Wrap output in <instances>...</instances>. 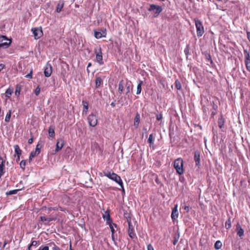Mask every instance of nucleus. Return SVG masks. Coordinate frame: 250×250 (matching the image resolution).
Instances as JSON below:
<instances>
[{
    "label": "nucleus",
    "mask_w": 250,
    "mask_h": 250,
    "mask_svg": "<svg viewBox=\"0 0 250 250\" xmlns=\"http://www.w3.org/2000/svg\"><path fill=\"white\" fill-rule=\"evenodd\" d=\"M183 165L184 161L181 158H177L174 161V167L179 175H182L184 173Z\"/></svg>",
    "instance_id": "obj_1"
},
{
    "label": "nucleus",
    "mask_w": 250,
    "mask_h": 250,
    "mask_svg": "<svg viewBox=\"0 0 250 250\" xmlns=\"http://www.w3.org/2000/svg\"><path fill=\"white\" fill-rule=\"evenodd\" d=\"M194 21L197 30V35L198 37L203 36L205 32L204 28L202 22L198 19H194Z\"/></svg>",
    "instance_id": "obj_2"
},
{
    "label": "nucleus",
    "mask_w": 250,
    "mask_h": 250,
    "mask_svg": "<svg viewBox=\"0 0 250 250\" xmlns=\"http://www.w3.org/2000/svg\"><path fill=\"white\" fill-rule=\"evenodd\" d=\"M126 221L128 226V234L130 238L132 239L136 237V234L134 233V227L131 222V218L130 217L126 218Z\"/></svg>",
    "instance_id": "obj_3"
},
{
    "label": "nucleus",
    "mask_w": 250,
    "mask_h": 250,
    "mask_svg": "<svg viewBox=\"0 0 250 250\" xmlns=\"http://www.w3.org/2000/svg\"><path fill=\"white\" fill-rule=\"evenodd\" d=\"M11 43V41L4 36H0V48H7Z\"/></svg>",
    "instance_id": "obj_4"
},
{
    "label": "nucleus",
    "mask_w": 250,
    "mask_h": 250,
    "mask_svg": "<svg viewBox=\"0 0 250 250\" xmlns=\"http://www.w3.org/2000/svg\"><path fill=\"white\" fill-rule=\"evenodd\" d=\"M97 116L94 113H91L88 116L87 120L90 126L94 127L97 125Z\"/></svg>",
    "instance_id": "obj_5"
},
{
    "label": "nucleus",
    "mask_w": 250,
    "mask_h": 250,
    "mask_svg": "<svg viewBox=\"0 0 250 250\" xmlns=\"http://www.w3.org/2000/svg\"><path fill=\"white\" fill-rule=\"evenodd\" d=\"M162 10L161 6L154 4H151L148 9L149 11H155V17H157L162 11Z\"/></svg>",
    "instance_id": "obj_6"
},
{
    "label": "nucleus",
    "mask_w": 250,
    "mask_h": 250,
    "mask_svg": "<svg viewBox=\"0 0 250 250\" xmlns=\"http://www.w3.org/2000/svg\"><path fill=\"white\" fill-rule=\"evenodd\" d=\"M111 179L118 183L123 188V191H125L124 188H123V183L121 177L119 176H118L117 174L112 172V176L111 177Z\"/></svg>",
    "instance_id": "obj_7"
},
{
    "label": "nucleus",
    "mask_w": 250,
    "mask_h": 250,
    "mask_svg": "<svg viewBox=\"0 0 250 250\" xmlns=\"http://www.w3.org/2000/svg\"><path fill=\"white\" fill-rule=\"evenodd\" d=\"M32 31L35 39H38L43 34L41 28H34L32 29Z\"/></svg>",
    "instance_id": "obj_8"
},
{
    "label": "nucleus",
    "mask_w": 250,
    "mask_h": 250,
    "mask_svg": "<svg viewBox=\"0 0 250 250\" xmlns=\"http://www.w3.org/2000/svg\"><path fill=\"white\" fill-rule=\"evenodd\" d=\"M52 72V67L51 65L47 62L45 66L44 74V76L46 77H49L51 76Z\"/></svg>",
    "instance_id": "obj_9"
},
{
    "label": "nucleus",
    "mask_w": 250,
    "mask_h": 250,
    "mask_svg": "<svg viewBox=\"0 0 250 250\" xmlns=\"http://www.w3.org/2000/svg\"><path fill=\"white\" fill-rule=\"evenodd\" d=\"M96 61L99 64L102 65L104 63L103 61V56L101 49L100 48L98 51H95Z\"/></svg>",
    "instance_id": "obj_10"
},
{
    "label": "nucleus",
    "mask_w": 250,
    "mask_h": 250,
    "mask_svg": "<svg viewBox=\"0 0 250 250\" xmlns=\"http://www.w3.org/2000/svg\"><path fill=\"white\" fill-rule=\"evenodd\" d=\"M179 215L178 211V205H176L174 207L172 208V213L171 215V219L172 221H175L178 218Z\"/></svg>",
    "instance_id": "obj_11"
},
{
    "label": "nucleus",
    "mask_w": 250,
    "mask_h": 250,
    "mask_svg": "<svg viewBox=\"0 0 250 250\" xmlns=\"http://www.w3.org/2000/svg\"><path fill=\"white\" fill-rule=\"evenodd\" d=\"M64 144V143L63 140L62 139L58 140L56 144V148L55 151V153H56L60 150L63 146Z\"/></svg>",
    "instance_id": "obj_12"
},
{
    "label": "nucleus",
    "mask_w": 250,
    "mask_h": 250,
    "mask_svg": "<svg viewBox=\"0 0 250 250\" xmlns=\"http://www.w3.org/2000/svg\"><path fill=\"white\" fill-rule=\"evenodd\" d=\"M106 33L105 30L94 32V36L96 39H100L102 37H105L106 36Z\"/></svg>",
    "instance_id": "obj_13"
},
{
    "label": "nucleus",
    "mask_w": 250,
    "mask_h": 250,
    "mask_svg": "<svg viewBox=\"0 0 250 250\" xmlns=\"http://www.w3.org/2000/svg\"><path fill=\"white\" fill-rule=\"evenodd\" d=\"M194 161L195 162L196 166H199L200 165V152L198 151H196L194 152Z\"/></svg>",
    "instance_id": "obj_14"
},
{
    "label": "nucleus",
    "mask_w": 250,
    "mask_h": 250,
    "mask_svg": "<svg viewBox=\"0 0 250 250\" xmlns=\"http://www.w3.org/2000/svg\"><path fill=\"white\" fill-rule=\"evenodd\" d=\"M4 161L1 156H0V177H1L4 173Z\"/></svg>",
    "instance_id": "obj_15"
},
{
    "label": "nucleus",
    "mask_w": 250,
    "mask_h": 250,
    "mask_svg": "<svg viewBox=\"0 0 250 250\" xmlns=\"http://www.w3.org/2000/svg\"><path fill=\"white\" fill-rule=\"evenodd\" d=\"M64 4V1L62 0H60L59 1V2L57 5V7H56V11L57 13H60L62 11V9L63 7Z\"/></svg>",
    "instance_id": "obj_16"
},
{
    "label": "nucleus",
    "mask_w": 250,
    "mask_h": 250,
    "mask_svg": "<svg viewBox=\"0 0 250 250\" xmlns=\"http://www.w3.org/2000/svg\"><path fill=\"white\" fill-rule=\"evenodd\" d=\"M103 217L104 219H105L106 221V223L107 224H109L112 223V220L110 219V216L109 212L105 211L104 214H103Z\"/></svg>",
    "instance_id": "obj_17"
},
{
    "label": "nucleus",
    "mask_w": 250,
    "mask_h": 250,
    "mask_svg": "<svg viewBox=\"0 0 250 250\" xmlns=\"http://www.w3.org/2000/svg\"><path fill=\"white\" fill-rule=\"evenodd\" d=\"M236 229L237 230V234L240 237L244 235V230L241 228L239 224H237L236 226Z\"/></svg>",
    "instance_id": "obj_18"
},
{
    "label": "nucleus",
    "mask_w": 250,
    "mask_h": 250,
    "mask_svg": "<svg viewBox=\"0 0 250 250\" xmlns=\"http://www.w3.org/2000/svg\"><path fill=\"white\" fill-rule=\"evenodd\" d=\"M143 84V82L141 80H139L138 84H137V91L136 94L137 95L140 94L142 90V85Z\"/></svg>",
    "instance_id": "obj_19"
},
{
    "label": "nucleus",
    "mask_w": 250,
    "mask_h": 250,
    "mask_svg": "<svg viewBox=\"0 0 250 250\" xmlns=\"http://www.w3.org/2000/svg\"><path fill=\"white\" fill-rule=\"evenodd\" d=\"M15 149V155H21V150L19 146L18 145H16L14 146Z\"/></svg>",
    "instance_id": "obj_20"
},
{
    "label": "nucleus",
    "mask_w": 250,
    "mask_h": 250,
    "mask_svg": "<svg viewBox=\"0 0 250 250\" xmlns=\"http://www.w3.org/2000/svg\"><path fill=\"white\" fill-rule=\"evenodd\" d=\"M124 83H123V81H122L121 82H120L119 83V85H118V93L120 94H121L123 92V90H124Z\"/></svg>",
    "instance_id": "obj_21"
},
{
    "label": "nucleus",
    "mask_w": 250,
    "mask_h": 250,
    "mask_svg": "<svg viewBox=\"0 0 250 250\" xmlns=\"http://www.w3.org/2000/svg\"><path fill=\"white\" fill-rule=\"evenodd\" d=\"M48 134L50 137L54 138L55 136L54 128L50 126L48 129Z\"/></svg>",
    "instance_id": "obj_22"
},
{
    "label": "nucleus",
    "mask_w": 250,
    "mask_h": 250,
    "mask_svg": "<svg viewBox=\"0 0 250 250\" xmlns=\"http://www.w3.org/2000/svg\"><path fill=\"white\" fill-rule=\"evenodd\" d=\"M83 113L85 112V113H86L88 109V103L85 101H83Z\"/></svg>",
    "instance_id": "obj_23"
},
{
    "label": "nucleus",
    "mask_w": 250,
    "mask_h": 250,
    "mask_svg": "<svg viewBox=\"0 0 250 250\" xmlns=\"http://www.w3.org/2000/svg\"><path fill=\"white\" fill-rule=\"evenodd\" d=\"M154 138L153 136V134H151L149 135V137L147 139V143L149 144L150 147H151L152 145L153 144Z\"/></svg>",
    "instance_id": "obj_24"
},
{
    "label": "nucleus",
    "mask_w": 250,
    "mask_h": 250,
    "mask_svg": "<svg viewBox=\"0 0 250 250\" xmlns=\"http://www.w3.org/2000/svg\"><path fill=\"white\" fill-rule=\"evenodd\" d=\"M102 79L100 77H97L95 81V85L96 87H99L102 83Z\"/></svg>",
    "instance_id": "obj_25"
},
{
    "label": "nucleus",
    "mask_w": 250,
    "mask_h": 250,
    "mask_svg": "<svg viewBox=\"0 0 250 250\" xmlns=\"http://www.w3.org/2000/svg\"><path fill=\"white\" fill-rule=\"evenodd\" d=\"M13 92V89L10 88H8L5 92V96L7 98H10Z\"/></svg>",
    "instance_id": "obj_26"
},
{
    "label": "nucleus",
    "mask_w": 250,
    "mask_h": 250,
    "mask_svg": "<svg viewBox=\"0 0 250 250\" xmlns=\"http://www.w3.org/2000/svg\"><path fill=\"white\" fill-rule=\"evenodd\" d=\"M11 116V110H9L6 115V116L5 118V121L7 123L9 122L10 121Z\"/></svg>",
    "instance_id": "obj_27"
},
{
    "label": "nucleus",
    "mask_w": 250,
    "mask_h": 250,
    "mask_svg": "<svg viewBox=\"0 0 250 250\" xmlns=\"http://www.w3.org/2000/svg\"><path fill=\"white\" fill-rule=\"evenodd\" d=\"M140 122V115L137 113L134 119V125L138 126Z\"/></svg>",
    "instance_id": "obj_28"
},
{
    "label": "nucleus",
    "mask_w": 250,
    "mask_h": 250,
    "mask_svg": "<svg viewBox=\"0 0 250 250\" xmlns=\"http://www.w3.org/2000/svg\"><path fill=\"white\" fill-rule=\"evenodd\" d=\"M222 246V242L220 241H217L214 244V248L216 250H219Z\"/></svg>",
    "instance_id": "obj_29"
},
{
    "label": "nucleus",
    "mask_w": 250,
    "mask_h": 250,
    "mask_svg": "<svg viewBox=\"0 0 250 250\" xmlns=\"http://www.w3.org/2000/svg\"><path fill=\"white\" fill-rule=\"evenodd\" d=\"M130 85H131V82H127L126 83V84H125V87H126L125 92H126V94H127L130 92Z\"/></svg>",
    "instance_id": "obj_30"
},
{
    "label": "nucleus",
    "mask_w": 250,
    "mask_h": 250,
    "mask_svg": "<svg viewBox=\"0 0 250 250\" xmlns=\"http://www.w3.org/2000/svg\"><path fill=\"white\" fill-rule=\"evenodd\" d=\"M224 120L222 117L219 118L218 121V125L219 128H221L224 125Z\"/></svg>",
    "instance_id": "obj_31"
},
{
    "label": "nucleus",
    "mask_w": 250,
    "mask_h": 250,
    "mask_svg": "<svg viewBox=\"0 0 250 250\" xmlns=\"http://www.w3.org/2000/svg\"><path fill=\"white\" fill-rule=\"evenodd\" d=\"M41 221L44 222V221H47L48 222H49L53 220L52 218H46L45 216H41L40 217Z\"/></svg>",
    "instance_id": "obj_32"
},
{
    "label": "nucleus",
    "mask_w": 250,
    "mask_h": 250,
    "mask_svg": "<svg viewBox=\"0 0 250 250\" xmlns=\"http://www.w3.org/2000/svg\"><path fill=\"white\" fill-rule=\"evenodd\" d=\"M26 160H22L20 164V167L24 170L25 169V167L26 166Z\"/></svg>",
    "instance_id": "obj_33"
},
{
    "label": "nucleus",
    "mask_w": 250,
    "mask_h": 250,
    "mask_svg": "<svg viewBox=\"0 0 250 250\" xmlns=\"http://www.w3.org/2000/svg\"><path fill=\"white\" fill-rule=\"evenodd\" d=\"M231 227V221L230 218H229L226 222L225 224V227L227 229H229Z\"/></svg>",
    "instance_id": "obj_34"
},
{
    "label": "nucleus",
    "mask_w": 250,
    "mask_h": 250,
    "mask_svg": "<svg viewBox=\"0 0 250 250\" xmlns=\"http://www.w3.org/2000/svg\"><path fill=\"white\" fill-rule=\"evenodd\" d=\"M109 226V227H110V230H111V231L112 232V234L113 233H114L115 232V229H114V227L113 226H115L116 227V225L115 224H113L112 223H110L109 224H108Z\"/></svg>",
    "instance_id": "obj_35"
},
{
    "label": "nucleus",
    "mask_w": 250,
    "mask_h": 250,
    "mask_svg": "<svg viewBox=\"0 0 250 250\" xmlns=\"http://www.w3.org/2000/svg\"><path fill=\"white\" fill-rule=\"evenodd\" d=\"M36 155H38L36 153H35V152H34V151H31L30 154V156H29V162H30L32 159L35 157Z\"/></svg>",
    "instance_id": "obj_36"
},
{
    "label": "nucleus",
    "mask_w": 250,
    "mask_h": 250,
    "mask_svg": "<svg viewBox=\"0 0 250 250\" xmlns=\"http://www.w3.org/2000/svg\"><path fill=\"white\" fill-rule=\"evenodd\" d=\"M175 87L178 90H180L181 88V83L178 80L175 81Z\"/></svg>",
    "instance_id": "obj_37"
},
{
    "label": "nucleus",
    "mask_w": 250,
    "mask_h": 250,
    "mask_svg": "<svg viewBox=\"0 0 250 250\" xmlns=\"http://www.w3.org/2000/svg\"><path fill=\"white\" fill-rule=\"evenodd\" d=\"M245 62L247 69L250 72V59H248V60Z\"/></svg>",
    "instance_id": "obj_38"
},
{
    "label": "nucleus",
    "mask_w": 250,
    "mask_h": 250,
    "mask_svg": "<svg viewBox=\"0 0 250 250\" xmlns=\"http://www.w3.org/2000/svg\"><path fill=\"white\" fill-rule=\"evenodd\" d=\"M244 55L245 57V61L248 60V59H250L249 53L247 51H244Z\"/></svg>",
    "instance_id": "obj_39"
},
{
    "label": "nucleus",
    "mask_w": 250,
    "mask_h": 250,
    "mask_svg": "<svg viewBox=\"0 0 250 250\" xmlns=\"http://www.w3.org/2000/svg\"><path fill=\"white\" fill-rule=\"evenodd\" d=\"M41 88L39 86H37L34 90V93L36 96H38L40 94Z\"/></svg>",
    "instance_id": "obj_40"
},
{
    "label": "nucleus",
    "mask_w": 250,
    "mask_h": 250,
    "mask_svg": "<svg viewBox=\"0 0 250 250\" xmlns=\"http://www.w3.org/2000/svg\"><path fill=\"white\" fill-rule=\"evenodd\" d=\"M17 193V190L15 189V190H10V191L7 192L6 194L7 195H12V194H16Z\"/></svg>",
    "instance_id": "obj_41"
},
{
    "label": "nucleus",
    "mask_w": 250,
    "mask_h": 250,
    "mask_svg": "<svg viewBox=\"0 0 250 250\" xmlns=\"http://www.w3.org/2000/svg\"><path fill=\"white\" fill-rule=\"evenodd\" d=\"M20 91H21V88L20 87H19L18 86L16 87V90H15V95L16 96H19L20 94Z\"/></svg>",
    "instance_id": "obj_42"
},
{
    "label": "nucleus",
    "mask_w": 250,
    "mask_h": 250,
    "mask_svg": "<svg viewBox=\"0 0 250 250\" xmlns=\"http://www.w3.org/2000/svg\"><path fill=\"white\" fill-rule=\"evenodd\" d=\"M39 145L38 144L36 147L35 151H34L35 153H36L37 155H39L40 153V148L39 147Z\"/></svg>",
    "instance_id": "obj_43"
},
{
    "label": "nucleus",
    "mask_w": 250,
    "mask_h": 250,
    "mask_svg": "<svg viewBox=\"0 0 250 250\" xmlns=\"http://www.w3.org/2000/svg\"><path fill=\"white\" fill-rule=\"evenodd\" d=\"M37 241L34 240L32 241L31 244L28 246V247L30 249L32 246H37Z\"/></svg>",
    "instance_id": "obj_44"
},
{
    "label": "nucleus",
    "mask_w": 250,
    "mask_h": 250,
    "mask_svg": "<svg viewBox=\"0 0 250 250\" xmlns=\"http://www.w3.org/2000/svg\"><path fill=\"white\" fill-rule=\"evenodd\" d=\"M105 176L111 179V177L112 176V173L108 172L105 174Z\"/></svg>",
    "instance_id": "obj_45"
},
{
    "label": "nucleus",
    "mask_w": 250,
    "mask_h": 250,
    "mask_svg": "<svg viewBox=\"0 0 250 250\" xmlns=\"http://www.w3.org/2000/svg\"><path fill=\"white\" fill-rule=\"evenodd\" d=\"M156 118L158 121L161 120L162 118V115L161 114H157L156 116Z\"/></svg>",
    "instance_id": "obj_46"
},
{
    "label": "nucleus",
    "mask_w": 250,
    "mask_h": 250,
    "mask_svg": "<svg viewBox=\"0 0 250 250\" xmlns=\"http://www.w3.org/2000/svg\"><path fill=\"white\" fill-rule=\"evenodd\" d=\"M52 250H61V249L59 247L55 245H54V246L52 248Z\"/></svg>",
    "instance_id": "obj_47"
},
{
    "label": "nucleus",
    "mask_w": 250,
    "mask_h": 250,
    "mask_svg": "<svg viewBox=\"0 0 250 250\" xmlns=\"http://www.w3.org/2000/svg\"><path fill=\"white\" fill-rule=\"evenodd\" d=\"M147 250H154L153 247L150 244H149L148 245H147Z\"/></svg>",
    "instance_id": "obj_48"
},
{
    "label": "nucleus",
    "mask_w": 250,
    "mask_h": 250,
    "mask_svg": "<svg viewBox=\"0 0 250 250\" xmlns=\"http://www.w3.org/2000/svg\"><path fill=\"white\" fill-rule=\"evenodd\" d=\"M25 77L26 78H29V79L32 78V71L30 72V73L27 74Z\"/></svg>",
    "instance_id": "obj_49"
},
{
    "label": "nucleus",
    "mask_w": 250,
    "mask_h": 250,
    "mask_svg": "<svg viewBox=\"0 0 250 250\" xmlns=\"http://www.w3.org/2000/svg\"><path fill=\"white\" fill-rule=\"evenodd\" d=\"M184 210H185L187 212H188L189 210V207L188 206H185L184 208Z\"/></svg>",
    "instance_id": "obj_50"
},
{
    "label": "nucleus",
    "mask_w": 250,
    "mask_h": 250,
    "mask_svg": "<svg viewBox=\"0 0 250 250\" xmlns=\"http://www.w3.org/2000/svg\"><path fill=\"white\" fill-rule=\"evenodd\" d=\"M20 156L21 155H15V156L16 157V161L17 162H18L20 161Z\"/></svg>",
    "instance_id": "obj_51"
},
{
    "label": "nucleus",
    "mask_w": 250,
    "mask_h": 250,
    "mask_svg": "<svg viewBox=\"0 0 250 250\" xmlns=\"http://www.w3.org/2000/svg\"><path fill=\"white\" fill-rule=\"evenodd\" d=\"M33 141V138H30V139H29L28 140V144H32Z\"/></svg>",
    "instance_id": "obj_52"
},
{
    "label": "nucleus",
    "mask_w": 250,
    "mask_h": 250,
    "mask_svg": "<svg viewBox=\"0 0 250 250\" xmlns=\"http://www.w3.org/2000/svg\"><path fill=\"white\" fill-rule=\"evenodd\" d=\"M240 7H239V9L240 10H242V9H244V7H245V6L243 4H240Z\"/></svg>",
    "instance_id": "obj_53"
},
{
    "label": "nucleus",
    "mask_w": 250,
    "mask_h": 250,
    "mask_svg": "<svg viewBox=\"0 0 250 250\" xmlns=\"http://www.w3.org/2000/svg\"><path fill=\"white\" fill-rule=\"evenodd\" d=\"M111 106L114 107L115 105V103L114 102H113L110 104Z\"/></svg>",
    "instance_id": "obj_54"
},
{
    "label": "nucleus",
    "mask_w": 250,
    "mask_h": 250,
    "mask_svg": "<svg viewBox=\"0 0 250 250\" xmlns=\"http://www.w3.org/2000/svg\"><path fill=\"white\" fill-rule=\"evenodd\" d=\"M111 237H112V239L113 241H114V233L112 234Z\"/></svg>",
    "instance_id": "obj_55"
},
{
    "label": "nucleus",
    "mask_w": 250,
    "mask_h": 250,
    "mask_svg": "<svg viewBox=\"0 0 250 250\" xmlns=\"http://www.w3.org/2000/svg\"><path fill=\"white\" fill-rule=\"evenodd\" d=\"M52 209L56 210V208H49V210H51Z\"/></svg>",
    "instance_id": "obj_56"
},
{
    "label": "nucleus",
    "mask_w": 250,
    "mask_h": 250,
    "mask_svg": "<svg viewBox=\"0 0 250 250\" xmlns=\"http://www.w3.org/2000/svg\"><path fill=\"white\" fill-rule=\"evenodd\" d=\"M177 240H174V242H173V244L174 245H176V244L177 243Z\"/></svg>",
    "instance_id": "obj_57"
},
{
    "label": "nucleus",
    "mask_w": 250,
    "mask_h": 250,
    "mask_svg": "<svg viewBox=\"0 0 250 250\" xmlns=\"http://www.w3.org/2000/svg\"><path fill=\"white\" fill-rule=\"evenodd\" d=\"M213 107L215 110L216 109V108L217 107V106L216 105H213Z\"/></svg>",
    "instance_id": "obj_58"
},
{
    "label": "nucleus",
    "mask_w": 250,
    "mask_h": 250,
    "mask_svg": "<svg viewBox=\"0 0 250 250\" xmlns=\"http://www.w3.org/2000/svg\"><path fill=\"white\" fill-rule=\"evenodd\" d=\"M91 65V63L89 62V63L88 64V65H87V68H88L89 67H90Z\"/></svg>",
    "instance_id": "obj_59"
},
{
    "label": "nucleus",
    "mask_w": 250,
    "mask_h": 250,
    "mask_svg": "<svg viewBox=\"0 0 250 250\" xmlns=\"http://www.w3.org/2000/svg\"><path fill=\"white\" fill-rule=\"evenodd\" d=\"M215 114V113L213 111L212 112V115H214Z\"/></svg>",
    "instance_id": "obj_60"
},
{
    "label": "nucleus",
    "mask_w": 250,
    "mask_h": 250,
    "mask_svg": "<svg viewBox=\"0 0 250 250\" xmlns=\"http://www.w3.org/2000/svg\"><path fill=\"white\" fill-rule=\"evenodd\" d=\"M185 52L186 54H187V53H188V51H187L186 50H185Z\"/></svg>",
    "instance_id": "obj_61"
},
{
    "label": "nucleus",
    "mask_w": 250,
    "mask_h": 250,
    "mask_svg": "<svg viewBox=\"0 0 250 250\" xmlns=\"http://www.w3.org/2000/svg\"><path fill=\"white\" fill-rule=\"evenodd\" d=\"M26 250H30V249L28 247L27 249Z\"/></svg>",
    "instance_id": "obj_62"
},
{
    "label": "nucleus",
    "mask_w": 250,
    "mask_h": 250,
    "mask_svg": "<svg viewBox=\"0 0 250 250\" xmlns=\"http://www.w3.org/2000/svg\"><path fill=\"white\" fill-rule=\"evenodd\" d=\"M217 1H220L221 0H217Z\"/></svg>",
    "instance_id": "obj_63"
}]
</instances>
